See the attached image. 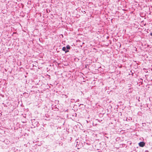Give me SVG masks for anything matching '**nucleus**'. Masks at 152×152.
Returning a JSON list of instances; mask_svg holds the SVG:
<instances>
[{
  "mask_svg": "<svg viewBox=\"0 0 152 152\" xmlns=\"http://www.w3.org/2000/svg\"><path fill=\"white\" fill-rule=\"evenodd\" d=\"M66 50V48L65 47H64L63 48H62L63 50L64 51H65Z\"/></svg>",
  "mask_w": 152,
  "mask_h": 152,
  "instance_id": "obj_3",
  "label": "nucleus"
},
{
  "mask_svg": "<svg viewBox=\"0 0 152 152\" xmlns=\"http://www.w3.org/2000/svg\"><path fill=\"white\" fill-rule=\"evenodd\" d=\"M66 48H67V49H70V46L69 45H67V46H66Z\"/></svg>",
  "mask_w": 152,
  "mask_h": 152,
  "instance_id": "obj_2",
  "label": "nucleus"
},
{
  "mask_svg": "<svg viewBox=\"0 0 152 152\" xmlns=\"http://www.w3.org/2000/svg\"><path fill=\"white\" fill-rule=\"evenodd\" d=\"M145 143L143 142H140L139 143V146L140 147H143L145 145Z\"/></svg>",
  "mask_w": 152,
  "mask_h": 152,
  "instance_id": "obj_1",
  "label": "nucleus"
},
{
  "mask_svg": "<svg viewBox=\"0 0 152 152\" xmlns=\"http://www.w3.org/2000/svg\"><path fill=\"white\" fill-rule=\"evenodd\" d=\"M151 35H152V33H151Z\"/></svg>",
  "mask_w": 152,
  "mask_h": 152,
  "instance_id": "obj_4",
  "label": "nucleus"
}]
</instances>
